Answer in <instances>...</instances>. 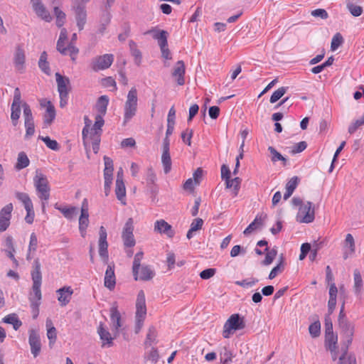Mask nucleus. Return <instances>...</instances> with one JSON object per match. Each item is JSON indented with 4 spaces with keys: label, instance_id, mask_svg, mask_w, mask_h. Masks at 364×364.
I'll use <instances>...</instances> for the list:
<instances>
[{
    "label": "nucleus",
    "instance_id": "22",
    "mask_svg": "<svg viewBox=\"0 0 364 364\" xmlns=\"http://www.w3.org/2000/svg\"><path fill=\"white\" fill-rule=\"evenodd\" d=\"M97 333L102 341V347H111L113 346V340L116 336L112 337L111 333L105 328L104 324L100 323L97 328Z\"/></svg>",
    "mask_w": 364,
    "mask_h": 364
},
{
    "label": "nucleus",
    "instance_id": "24",
    "mask_svg": "<svg viewBox=\"0 0 364 364\" xmlns=\"http://www.w3.org/2000/svg\"><path fill=\"white\" fill-rule=\"evenodd\" d=\"M155 276V272L148 264L141 265L139 270H137V280L149 281Z\"/></svg>",
    "mask_w": 364,
    "mask_h": 364
},
{
    "label": "nucleus",
    "instance_id": "60",
    "mask_svg": "<svg viewBox=\"0 0 364 364\" xmlns=\"http://www.w3.org/2000/svg\"><path fill=\"white\" fill-rule=\"evenodd\" d=\"M364 124V114L359 119L355 120L354 123H353L348 127V132L352 134H353L360 126Z\"/></svg>",
    "mask_w": 364,
    "mask_h": 364
},
{
    "label": "nucleus",
    "instance_id": "34",
    "mask_svg": "<svg viewBox=\"0 0 364 364\" xmlns=\"http://www.w3.org/2000/svg\"><path fill=\"white\" fill-rule=\"evenodd\" d=\"M241 179L239 177H236L235 178L230 179V177L225 181V186L226 188L232 189V194L234 196H236L238 194L239 189L240 188Z\"/></svg>",
    "mask_w": 364,
    "mask_h": 364
},
{
    "label": "nucleus",
    "instance_id": "48",
    "mask_svg": "<svg viewBox=\"0 0 364 364\" xmlns=\"http://www.w3.org/2000/svg\"><path fill=\"white\" fill-rule=\"evenodd\" d=\"M287 90V87H281L277 90H275L270 97L269 102L271 103H274L277 102L280 98H282L285 95Z\"/></svg>",
    "mask_w": 364,
    "mask_h": 364
},
{
    "label": "nucleus",
    "instance_id": "45",
    "mask_svg": "<svg viewBox=\"0 0 364 364\" xmlns=\"http://www.w3.org/2000/svg\"><path fill=\"white\" fill-rule=\"evenodd\" d=\"M157 336V333L156 328L154 326H151L149 328L148 333L146 334V338L144 342V345L146 347L151 346L153 343L155 342Z\"/></svg>",
    "mask_w": 364,
    "mask_h": 364
},
{
    "label": "nucleus",
    "instance_id": "31",
    "mask_svg": "<svg viewBox=\"0 0 364 364\" xmlns=\"http://www.w3.org/2000/svg\"><path fill=\"white\" fill-rule=\"evenodd\" d=\"M111 21V14L109 11L105 10L102 14L100 23L97 30V33L103 34Z\"/></svg>",
    "mask_w": 364,
    "mask_h": 364
},
{
    "label": "nucleus",
    "instance_id": "6",
    "mask_svg": "<svg viewBox=\"0 0 364 364\" xmlns=\"http://www.w3.org/2000/svg\"><path fill=\"white\" fill-rule=\"evenodd\" d=\"M73 9L75 13L77 26L79 31H82L87 21V11L85 5L80 3V1L75 0L73 5Z\"/></svg>",
    "mask_w": 364,
    "mask_h": 364
},
{
    "label": "nucleus",
    "instance_id": "2",
    "mask_svg": "<svg viewBox=\"0 0 364 364\" xmlns=\"http://www.w3.org/2000/svg\"><path fill=\"white\" fill-rule=\"evenodd\" d=\"M146 315L145 294L143 290H140L137 294L136 301V323L134 331L137 334L141 331Z\"/></svg>",
    "mask_w": 364,
    "mask_h": 364
},
{
    "label": "nucleus",
    "instance_id": "3",
    "mask_svg": "<svg viewBox=\"0 0 364 364\" xmlns=\"http://www.w3.org/2000/svg\"><path fill=\"white\" fill-rule=\"evenodd\" d=\"M146 315L145 294L143 290H140L137 294L136 301V323L134 331L137 334L141 331Z\"/></svg>",
    "mask_w": 364,
    "mask_h": 364
},
{
    "label": "nucleus",
    "instance_id": "7",
    "mask_svg": "<svg viewBox=\"0 0 364 364\" xmlns=\"http://www.w3.org/2000/svg\"><path fill=\"white\" fill-rule=\"evenodd\" d=\"M107 233L106 229L101 226L99 231V255L105 264H108L109 253H108V242L107 241Z\"/></svg>",
    "mask_w": 364,
    "mask_h": 364
},
{
    "label": "nucleus",
    "instance_id": "41",
    "mask_svg": "<svg viewBox=\"0 0 364 364\" xmlns=\"http://www.w3.org/2000/svg\"><path fill=\"white\" fill-rule=\"evenodd\" d=\"M53 11L56 18V26L61 28L65 23L66 15L58 6H55Z\"/></svg>",
    "mask_w": 364,
    "mask_h": 364
},
{
    "label": "nucleus",
    "instance_id": "64",
    "mask_svg": "<svg viewBox=\"0 0 364 364\" xmlns=\"http://www.w3.org/2000/svg\"><path fill=\"white\" fill-rule=\"evenodd\" d=\"M311 15L314 17H320L322 19H326L328 17V14L325 9H317L311 11Z\"/></svg>",
    "mask_w": 364,
    "mask_h": 364
},
{
    "label": "nucleus",
    "instance_id": "30",
    "mask_svg": "<svg viewBox=\"0 0 364 364\" xmlns=\"http://www.w3.org/2000/svg\"><path fill=\"white\" fill-rule=\"evenodd\" d=\"M104 162H105V170H104V178L105 180H112L113 176V161L111 158L105 156H104Z\"/></svg>",
    "mask_w": 364,
    "mask_h": 364
},
{
    "label": "nucleus",
    "instance_id": "63",
    "mask_svg": "<svg viewBox=\"0 0 364 364\" xmlns=\"http://www.w3.org/2000/svg\"><path fill=\"white\" fill-rule=\"evenodd\" d=\"M21 92L18 87H16L14 90V96L13 103L11 105L12 107H21Z\"/></svg>",
    "mask_w": 364,
    "mask_h": 364
},
{
    "label": "nucleus",
    "instance_id": "52",
    "mask_svg": "<svg viewBox=\"0 0 364 364\" xmlns=\"http://www.w3.org/2000/svg\"><path fill=\"white\" fill-rule=\"evenodd\" d=\"M343 43V38L340 33H336L331 41V49L336 50Z\"/></svg>",
    "mask_w": 364,
    "mask_h": 364
},
{
    "label": "nucleus",
    "instance_id": "44",
    "mask_svg": "<svg viewBox=\"0 0 364 364\" xmlns=\"http://www.w3.org/2000/svg\"><path fill=\"white\" fill-rule=\"evenodd\" d=\"M263 225V220L261 218V217L257 216L256 218L254 220L252 223H251L247 228L244 230L243 233L244 235H249L250 234L253 230L257 229V228H259L262 226Z\"/></svg>",
    "mask_w": 364,
    "mask_h": 364
},
{
    "label": "nucleus",
    "instance_id": "20",
    "mask_svg": "<svg viewBox=\"0 0 364 364\" xmlns=\"http://www.w3.org/2000/svg\"><path fill=\"white\" fill-rule=\"evenodd\" d=\"M153 34V38L158 41L160 48H166L168 46V32L164 30L159 31L156 28H151L144 33L146 34Z\"/></svg>",
    "mask_w": 364,
    "mask_h": 364
},
{
    "label": "nucleus",
    "instance_id": "17",
    "mask_svg": "<svg viewBox=\"0 0 364 364\" xmlns=\"http://www.w3.org/2000/svg\"><path fill=\"white\" fill-rule=\"evenodd\" d=\"M114 264L112 262L107 265L105 271L104 285L110 291L113 290L116 285V277L114 274Z\"/></svg>",
    "mask_w": 364,
    "mask_h": 364
},
{
    "label": "nucleus",
    "instance_id": "29",
    "mask_svg": "<svg viewBox=\"0 0 364 364\" xmlns=\"http://www.w3.org/2000/svg\"><path fill=\"white\" fill-rule=\"evenodd\" d=\"M103 116L101 114H97L95 117V124L93 127L92 128V132L90 133V136H101L102 130V127L105 124V120L103 119Z\"/></svg>",
    "mask_w": 364,
    "mask_h": 364
},
{
    "label": "nucleus",
    "instance_id": "21",
    "mask_svg": "<svg viewBox=\"0 0 364 364\" xmlns=\"http://www.w3.org/2000/svg\"><path fill=\"white\" fill-rule=\"evenodd\" d=\"M185 71L186 67L184 62L183 60H178L176 63L172 72V76L176 78L178 85H183L185 84Z\"/></svg>",
    "mask_w": 364,
    "mask_h": 364
},
{
    "label": "nucleus",
    "instance_id": "59",
    "mask_svg": "<svg viewBox=\"0 0 364 364\" xmlns=\"http://www.w3.org/2000/svg\"><path fill=\"white\" fill-rule=\"evenodd\" d=\"M156 180V176L154 173V171L151 166H149L147 168V173H146V183L147 186L153 185L155 183V181Z\"/></svg>",
    "mask_w": 364,
    "mask_h": 364
},
{
    "label": "nucleus",
    "instance_id": "55",
    "mask_svg": "<svg viewBox=\"0 0 364 364\" xmlns=\"http://www.w3.org/2000/svg\"><path fill=\"white\" fill-rule=\"evenodd\" d=\"M347 8L352 16L355 17L360 16L363 13V8L360 6L354 5L353 4H347Z\"/></svg>",
    "mask_w": 364,
    "mask_h": 364
},
{
    "label": "nucleus",
    "instance_id": "12",
    "mask_svg": "<svg viewBox=\"0 0 364 364\" xmlns=\"http://www.w3.org/2000/svg\"><path fill=\"white\" fill-rule=\"evenodd\" d=\"M13 211L12 203H9L0 210V232H4L10 225L11 213Z\"/></svg>",
    "mask_w": 364,
    "mask_h": 364
},
{
    "label": "nucleus",
    "instance_id": "42",
    "mask_svg": "<svg viewBox=\"0 0 364 364\" xmlns=\"http://www.w3.org/2000/svg\"><path fill=\"white\" fill-rule=\"evenodd\" d=\"M325 337V346L327 349L338 346V336L334 334L333 332L331 333H326Z\"/></svg>",
    "mask_w": 364,
    "mask_h": 364
},
{
    "label": "nucleus",
    "instance_id": "32",
    "mask_svg": "<svg viewBox=\"0 0 364 364\" xmlns=\"http://www.w3.org/2000/svg\"><path fill=\"white\" fill-rule=\"evenodd\" d=\"M108 104L109 97L107 95H102L98 98L96 103V109L99 113L98 114L102 116L105 115Z\"/></svg>",
    "mask_w": 364,
    "mask_h": 364
},
{
    "label": "nucleus",
    "instance_id": "37",
    "mask_svg": "<svg viewBox=\"0 0 364 364\" xmlns=\"http://www.w3.org/2000/svg\"><path fill=\"white\" fill-rule=\"evenodd\" d=\"M161 163L164 166V173L167 174L171 169V159L169 151H163L161 155Z\"/></svg>",
    "mask_w": 364,
    "mask_h": 364
},
{
    "label": "nucleus",
    "instance_id": "62",
    "mask_svg": "<svg viewBox=\"0 0 364 364\" xmlns=\"http://www.w3.org/2000/svg\"><path fill=\"white\" fill-rule=\"evenodd\" d=\"M299 181V178L297 176L292 177L286 184V189H288L289 191L294 192L296 189V186H298Z\"/></svg>",
    "mask_w": 364,
    "mask_h": 364
},
{
    "label": "nucleus",
    "instance_id": "57",
    "mask_svg": "<svg viewBox=\"0 0 364 364\" xmlns=\"http://www.w3.org/2000/svg\"><path fill=\"white\" fill-rule=\"evenodd\" d=\"M21 114V107H12L11 106V119L14 126H16L18 124V119Z\"/></svg>",
    "mask_w": 364,
    "mask_h": 364
},
{
    "label": "nucleus",
    "instance_id": "38",
    "mask_svg": "<svg viewBox=\"0 0 364 364\" xmlns=\"http://www.w3.org/2000/svg\"><path fill=\"white\" fill-rule=\"evenodd\" d=\"M354 276V291L355 294H358L361 292L363 287V279L361 274L358 269H355L353 272Z\"/></svg>",
    "mask_w": 364,
    "mask_h": 364
},
{
    "label": "nucleus",
    "instance_id": "33",
    "mask_svg": "<svg viewBox=\"0 0 364 364\" xmlns=\"http://www.w3.org/2000/svg\"><path fill=\"white\" fill-rule=\"evenodd\" d=\"M41 264L38 258L34 259L31 272L32 281H42Z\"/></svg>",
    "mask_w": 364,
    "mask_h": 364
},
{
    "label": "nucleus",
    "instance_id": "46",
    "mask_svg": "<svg viewBox=\"0 0 364 364\" xmlns=\"http://www.w3.org/2000/svg\"><path fill=\"white\" fill-rule=\"evenodd\" d=\"M16 198L19 200L24 205L25 208L33 206L32 201L29 196L26 193L16 192Z\"/></svg>",
    "mask_w": 364,
    "mask_h": 364
},
{
    "label": "nucleus",
    "instance_id": "18",
    "mask_svg": "<svg viewBox=\"0 0 364 364\" xmlns=\"http://www.w3.org/2000/svg\"><path fill=\"white\" fill-rule=\"evenodd\" d=\"M110 318L113 324L114 336L119 334V328L122 326L121 314L118 311L117 302L113 303L110 309Z\"/></svg>",
    "mask_w": 364,
    "mask_h": 364
},
{
    "label": "nucleus",
    "instance_id": "9",
    "mask_svg": "<svg viewBox=\"0 0 364 364\" xmlns=\"http://www.w3.org/2000/svg\"><path fill=\"white\" fill-rule=\"evenodd\" d=\"M134 231V221L132 218H129L122 230V238L124 245L126 247H132L135 245L136 241L133 234Z\"/></svg>",
    "mask_w": 364,
    "mask_h": 364
},
{
    "label": "nucleus",
    "instance_id": "8",
    "mask_svg": "<svg viewBox=\"0 0 364 364\" xmlns=\"http://www.w3.org/2000/svg\"><path fill=\"white\" fill-rule=\"evenodd\" d=\"M114 61V55L112 54H105L98 55L92 60L91 68L97 72L109 68Z\"/></svg>",
    "mask_w": 364,
    "mask_h": 364
},
{
    "label": "nucleus",
    "instance_id": "39",
    "mask_svg": "<svg viewBox=\"0 0 364 364\" xmlns=\"http://www.w3.org/2000/svg\"><path fill=\"white\" fill-rule=\"evenodd\" d=\"M268 151L271 154V161L275 163L277 161H282L284 166L287 164V159L278 152L273 146H269Z\"/></svg>",
    "mask_w": 364,
    "mask_h": 364
},
{
    "label": "nucleus",
    "instance_id": "23",
    "mask_svg": "<svg viewBox=\"0 0 364 364\" xmlns=\"http://www.w3.org/2000/svg\"><path fill=\"white\" fill-rule=\"evenodd\" d=\"M42 107L46 106V112L43 117L44 124H50L55 117V109L50 101L43 100L41 102Z\"/></svg>",
    "mask_w": 364,
    "mask_h": 364
},
{
    "label": "nucleus",
    "instance_id": "4",
    "mask_svg": "<svg viewBox=\"0 0 364 364\" xmlns=\"http://www.w3.org/2000/svg\"><path fill=\"white\" fill-rule=\"evenodd\" d=\"M245 326L243 318L240 317L238 314H232L225 323L223 336L225 338H228L235 331L242 329Z\"/></svg>",
    "mask_w": 364,
    "mask_h": 364
},
{
    "label": "nucleus",
    "instance_id": "27",
    "mask_svg": "<svg viewBox=\"0 0 364 364\" xmlns=\"http://www.w3.org/2000/svg\"><path fill=\"white\" fill-rule=\"evenodd\" d=\"M14 61L16 68L18 70H23L26 61V55L23 49L19 46L16 48Z\"/></svg>",
    "mask_w": 364,
    "mask_h": 364
},
{
    "label": "nucleus",
    "instance_id": "51",
    "mask_svg": "<svg viewBox=\"0 0 364 364\" xmlns=\"http://www.w3.org/2000/svg\"><path fill=\"white\" fill-rule=\"evenodd\" d=\"M39 139H41L49 149L53 151H58L60 149L58 143L55 140L51 139L49 136H40Z\"/></svg>",
    "mask_w": 364,
    "mask_h": 364
},
{
    "label": "nucleus",
    "instance_id": "40",
    "mask_svg": "<svg viewBox=\"0 0 364 364\" xmlns=\"http://www.w3.org/2000/svg\"><path fill=\"white\" fill-rule=\"evenodd\" d=\"M4 321L6 323L12 324L14 330L16 331L18 330L22 325V322L14 314L6 316L4 318Z\"/></svg>",
    "mask_w": 364,
    "mask_h": 364
},
{
    "label": "nucleus",
    "instance_id": "19",
    "mask_svg": "<svg viewBox=\"0 0 364 364\" xmlns=\"http://www.w3.org/2000/svg\"><path fill=\"white\" fill-rule=\"evenodd\" d=\"M56 294H58V301L60 302V306H65L70 301L73 289L71 287L65 286L58 289L56 291Z\"/></svg>",
    "mask_w": 364,
    "mask_h": 364
},
{
    "label": "nucleus",
    "instance_id": "54",
    "mask_svg": "<svg viewBox=\"0 0 364 364\" xmlns=\"http://www.w3.org/2000/svg\"><path fill=\"white\" fill-rule=\"evenodd\" d=\"M42 281H33L32 290L34 294L35 298L40 301L42 298V294L41 290Z\"/></svg>",
    "mask_w": 364,
    "mask_h": 364
},
{
    "label": "nucleus",
    "instance_id": "16",
    "mask_svg": "<svg viewBox=\"0 0 364 364\" xmlns=\"http://www.w3.org/2000/svg\"><path fill=\"white\" fill-rule=\"evenodd\" d=\"M338 327L341 331V334L347 340V343H350V341H353L355 326L353 323L348 320L338 323Z\"/></svg>",
    "mask_w": 364,
    "mask_h": 364
},
{
    "label": "nucleus",
    "instance_id": "58",
    "mask_svg": "<svg viewBox=\"0 0 364 364\" xmlns=\"http://www.w3.org/2000/svg\"><path fill=\"white\" fill-rule=\"evenodd\" d=\"M193 134V129H186V130L181 133V139L183 141L187 144L188 146L191 145V138Z\"/></svg>",
    "mask_w": 364,
    "mask_h": 364
},
{
    "label": "nucleus",
    "instance_id": "1",
    "mask_svg": "<svg viewBox=\"0 0 364 364\" xmlns=\"http://www.w3.org/2000/svg\"><path fill=\"white\" fill-rule=\"evenodd\" d=\"M138 105V92L135 87H132L129 91L127 100L124 106V122L126 124L136 114Z\"/></svg>",
    "mask_w": 364,
    "mask_h": 364
},
{
    "label": "nucleus",
    "instance_id": "61",
    "mask_svg": "<svg viewBox=\"0 0 364 364\" xmlns=\"http://www.w3.org/2000/svg\"><path fill=\"white\" fill-rule=\"evenodd\" d=\"M38 246L37 236L34 232H32L30 236V241L28 245L29 252H36Z\"/></svg>",
    "mask_w": 364,
    "mask_h": 364
},
{
    "label": "nucleus",
    "instance_id": "49",
    "mask_svg": "<svg viewBox=\"0 0 364 364\" xmlns=\"http://www.w3.org/2000/svg\"><path fill=\"white\" fill-rule=\"evenodd\" d=\"M284 259H283L282 256H281L279 264L271 270V272L269 274V279H273L274 278H275L279 273H281L284 270Z\"/></svg>",
    "mask_w": 364,
    "mask_h": 364
},
{
    "label": "nucleus",
    "instance_id": "43",
    "mask_svg": "<svg viewBox=\"0 0 364 364\" xmlns=\"http://www.w3.org/2000/svg\"><path fill=\"white\" fill-rule=\"evenodd\" d=\"M264 252H266V256L262 262V264L267 266L273 262L277 255V250L276 248H272V250H269V248L266 247Z\"/></svg>",
    "mask_w": 364,
    "mask_h": 364
},
{
    "label": "nucleus",
    "instance_id": "5",
    "mask_svg": "<svg viewBox=\"0 0 364 364\" xmlns=\"http://www.w3.org/2000/svg\"><path fill=\"white\" fill-rule=\"evenodd\" d=\"M34 186L39 193L41 200H48L50 197V187L46 176L41 172L36 171L33 178Z\"/></svg>",
    "mask_w": 364,
    "mask_h": 364
},
{
    "label": "nucleus",
    "instance_id": "25",
    "mask_svg": "<svg viewBox=\"0 0 364 364\" xmlns=\"http://www.w3.org/2000/svg\"><path fill=\"white\" fill-rule=\"evenodd\" d=\"M115 194L117 199L120 200L122 204L125 205L126 203L124 202L123 200L126 196V188L123 181L122 176L119 175V172L117 173V176Z\"/></svg>",
    "mask_w": 364,
    "mask_h": 364
},
{
    "label": "nucleus",
    "instance_id": "35",
    "mask_svg": "<svg viewBox=\"0 0 364 364\" xmlns=\"http://www.w3.org/2000/svg\"><path fill=\"white\" fill-rule=\"evenodd\" d=\"M30 161L24 151L18 153L17 162L15 165L16 170H21L26 168L29 165Z\"/></svg>",
    "mask_w": 364,
    "mask_h": 364
},
{
    "label": "nucleus",
    "instance_id": "47",
    "mask_svg": "<svg viewBox=\"0 0 364 364\" xmlns=\"http://www.w3.org/2000/svg\"><path fill=\"white\" fill-rule=\"evenodd\" d=\"M55 208L58 209L66 218L69 220L72 219L73 216L77 213V208L75 206L70 208Z\"/></svg>",
    "mask_w": 364,
    "mask_h": 364
},
{
    "label": "nucleus",
    "instance_id": "15",
    "mask_svg": "<svg viewBox=\"0 0 364 364\" xmlns=\"http://www.w3.org/2000/svg\"><path fill=\"white\" fill-rule=\"evenodd\" d=\"M299 213L304 215L303 218L300 220L301 223H310L315 218V209L311 202H306L299 208Z\"/></svg>",
    "mask_w": 364,
    "mask_h": 364
},
{
    "label": "nucleus",
    "instance_id": "50",
    "mask_svg": "<svg viewBox=\"0 0 364 364\" xmlns=\"http://www.w3.org/2000/svg\"><path fill=\"white\" fill-rule=\"evenodd\" d=\"M309 331L311 337L316 338L321 333V323L318 320H316L309 327Z\"/></svg>",
    "mask_w": 364,
    "mask_h": 364
},
{
    "label": "nucleus",
    "instance_id": "13",
    "mask_svg": "<svg viewBox=\"0 0 364 364\" xmlns=\"http://www.w3.org/2000/svg\"><path fill=\"white\" fill-rule=\"evenodd\" d=\"M28 343L31 351L34 358H36L41 350V343L39 334L35 329L29 330Z\"/></svg>",
    "mask_w": 364,
    "mask_h": 364
},
{
    "label": "nucleus",
    "instance_id": "28",
    "mask_svg": "<svg viewBox=\"0 0 364 364\" xmlns=\"http://www.w3.org/2000/svg\"><path fill=\"white\" fill-rule=\"evenodd\" d=\"M338 289L334 283H332L329 288V300L328 302V311L331 314L336 305V296Z\"/></svg>",
    "mask_w": 364,
    "mask_h": 364
},
{
    "label": "nucleus",
    "instance_id": "53",
    "mask_svg": "<svg viewBox=\"0 0 364 364\" xmlns=\"http://www.w3.org/2000/svg\"><path fill=\"white\" fill-rule=\"evenodd\" d=\"M345 246L349 248V253L353 254L355 251V240L350 233L347 234L345 239Z\"/></svg>",
    "mask_w": 364,
    "mask_h": 364
},
{
    "label": "nucleus",
    "instance_id": "26",
    "mask_svg": "<svg viewBox=\"0 0 364 364\" xmlns=\"http://www.w3.org/2000/svg\"><path fill=\"white\" fill-rule=\"evenodd\" d=\"M55 78L59 95L68 94L69 90L68 89V85H70L69 78L61 75L59 73H55Z\"/></svg>",
    "mask_w": 364,
    "mask_h": 364
},
{
    "label": "nucleus",
    "instance_id": "36",
    "mask_svg": "<svg viewBox=\"0 0 364 364\" xmlns=\"http://www.w3.org/2000/svg\"><path fill=\"white\" fill-rule=\"evenodd\" d=\"M144 253L143 252H137L134 258L133 265H132V274L135 281H137V270H139L141 267V261L143 259Z\"/></svg>",
    "mask_w": 364,
    "mask_h": 364
},
{
    "label": "nucleus",
    "instance_id": "56",
    "mask_svg": "<svg viewBox=\"0 0 364 364\" xmlns=\"http://www.w3.org/2000/svg\"><path fill=\"white\" fill-rule=\"evenodd\" d=\"M47 337L49 340V346L51 348L57 340V331L55 328H50L47 330Z\"/></svg>",
    "mask_w": 364,
    "mask_h": 364
},
{
    "label": "nucleus",
    "instance_id": "14",
    "mask_svg": "<svg viewBox=\"0 0 364 364\" xmlns=\"http://www.w3.org/2000/svg\"><path fill=\"white\" fill-rule=\"evenodd\" d=\"M154 230L161 235H165L172 238L175 235V230L172 226L163 219L158 220L154 223Z\"/></svg>",
    "mask_w": 364,
    "mask_h": 364
},
{
    "label": "nucleus",
    "instance_id": "11",
    "mask_svg": "<svg viewBox=\"0 0 364 364\" xmlns=\"http://www.w3.org/2000/svg\"><path fill=\"white\" fill-rule=\"evenodd\" d=\"M33 10L36 14L46 22H50L53 19L50 12L44 6L42 0H31Z\"/></svg>",
    "mask_w": 364,
    "mask_h": 364
},
{
    "label": "nucleus",
    "instance_id": "10",
    "mask_svg": "<svg viewBox=\"0 0 364 364\" xmlns=\"http://www.w3.org/2000/svg\"><path fill=\"white\" fill-rule=\"evenodd\" d=\"M89 208L88 202L85 198L82 203L80 215L79 218V231L82 237L86 236V230L89 225Z\"/></svg>",
    "mask_w": 364,
    "mask_h": 364
}]
</instances>
